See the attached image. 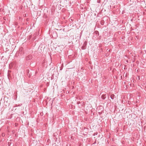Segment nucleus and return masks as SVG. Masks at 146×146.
Returning a JSON list of instances; mask_svg holds the SVG:
<instances>
[{"label":"nucleus","mask_w":146,"mask_h":146,"mask_svg":"<svg viewBox=\"0 0 146 146\" xmlns=\"http://www.w3.org/2000/svg\"><path fill=\"white\" fill-rule=\"evenodd\" d=\"M32 58V56L31 55H29L27 56L26 57L27 60H28L31 59Z\"/></svg>","instance_id":"obj_1"},{"label":"nucleus","mask_w":146,"mask_h":146,"mask_svg":"<svg viewBox=\"0 0 146 146\" xmlns=\"http://www.w3.org/2000/svg\"><path fill=\"white\" fill-rule=\"evenodd\" d=\"M95 33L97 35H99V33L98 31H96L95 32Z\"/></svg>","instance_id":"obj_2"},{"label":"nucleus","mask_w":146,"mask_h":146,"mask_svg":"<svg viewBox=\"0 0 146 146\" xmlns=\"http://www.w3.org/2000/svg\"><path fill=\"white\" fill-rule=\"evenodd\" d=\"M109 54L108 53H106V54L105 56H106L107 57L108 56Z\"/></svg>","instance_id":"obj_3"},{"label":"nucleus","mask_w":146,"mask_h":146,"mask_svg":"<svg viewBox=\"0 0 146 146\" xmlns=\"http://www.w3.org/2000/svg\"><path fill=\"white\" fill-rule=\"evenodd\" d=\"M137 80H139L140 79V77L139 76H138V77L137 78Z\"/></svg>","instance_id":"obj_4"},{"label":"nucleus","mask_w":146,"mask_h":146,"mask_svg":"<svg viewBox=\"0 0 146 146\" xmlns=\"http://www.w3.org/2000/svg\"><path fill=\"white\" fill-rule=\"evenodd\" d=\"M31 36H29V38H28V39H30V38H31Z\"/></svg>","instance_id":"obj_5"},{"label":"nucleus","mask_w":146,"mask_h":146,"mask_svg":"<svg viewBox=\"0 0 146 146\" xmlns=\"http://www.w3.org/2000/svg\"><path fill=\"white\" fill-rule=\"evenodd\" d=\"M107 50H108L109 52H110V50H108V49H107Z\"/></svg>","instance_id":"obj_6"}]
</instances>
